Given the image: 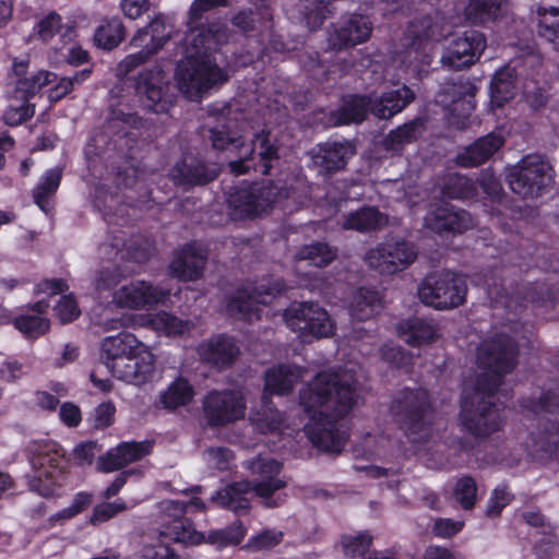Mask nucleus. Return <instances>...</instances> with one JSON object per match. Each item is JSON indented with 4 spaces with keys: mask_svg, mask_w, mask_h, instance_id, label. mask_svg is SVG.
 <instances>
[{
    "mask_svg": "<svg viewBox=\"0 0 559 559\" xmlns=\"http://www.w3.org/2000/svg\"><path fill=\"white\" fill-rule=\"evenodd\" d=\"M352 370L342 374L321 372L300 391V405L308 421L304 430L314 447L326 452H340L346 433L337 425L355 404L356 389Z\"/></svg>",
    "mask_w": 559,
    "mask_h": 559,
    "instance_id": "1",
    "label": "nucleus"
},
{
    "mask_svg": "<svg viewBox=\"0 0 559 559\" xmlns=\"http://www.w3.org/2000/svg\"><path fill=\"white\" fill-rule=\"evenodd\" d=\"M515 347L512 340L502 334L484 341L477 350L481 374L473 390L465 389L461 405L462 425L478 437H486L502 426L500 409L492 405V393L501 383V377L514 366Z\"/></svg>",
    "mask_w": 559,
    "mask_h": 559,
    "instance_id": "2",
    "label": "nucleus"
},
{
    "mask_svg": "<svg viewBox=\"0 0 559 559\" xmlns=\"http://www.w3.org/2000/svg\"><path fill=\"white\" fill-rule=\"evenodd\" d=\"M228 0H194L190 9L189 31L186 35L185 57L176 70L179 90L189 98L195 99L210 87L227 80L224 69L216 64L213 52L227 40L222 26L199 28L198 21L202 14L216 7H226Z\"/></svg>",
    "mask_w": 559,
    "mask_h": 559,
    "instance_id": "3",
    "label": "nucleus"
},
{
    "mask_svg": "<svg viewBox=\"0 0 559 559\" xmlns=\"http://www.w3.org/2000/svg\"><path fill=\"white\" fill-rule=\"evenodd\" d=\"M99 355L111 374L129 384L142 385L154 377L156 358L153 349L133 333L119 332L104 337Z\"/></svg>",
    "mask_w": 559,
    "mask_h": 559,
    "instance_id": "4",
    "label": "nucleus"
},
{
    "mask_svg": "<svg viewBox=\"0 0 559 559\" xmlns=\"http://www.w3.org/2000/svg\"><path fill=\"white\" fill-rule=\"evenodd\" d=\"M281 467V464L273 459L259 457L249 465L252 474L260 478L254 487H251L248 481L237 483L218 490L212 497V501L233 511L248 509L253 496L261 498L267 507L277 506L278 498L272 499V496L285 486V481L277 477Z\"/></svg>",
    "mask_w": 559,
    "mask_h": 559,
    "instance_id": "5",
    "label": "nucleus"
},
{
    "mask_svg": "<svg viewBox=\"0 0 559 559\" xmlns=\"http://www.w3.org/2000/svg\"><path fill=\"white\" fill-rule=\"evenodd\" d=\"M162 506L163 510L167 512L173 520L159 532L158 544L155 545L151 543L152 538L150 535L142 537L141 552L145 559L173 558V552L168 546L169 542L198 545L204 540V536L197 532L188 520L181 518L187 509H204V504L199 498H192L187 502L165 501Z\"/></svg>",
    "mask_w": 559,
    "mask_h": 559,
    "instance_id": "6",
    "label": "nucleus"
},
{
    "mask_svg": "<svg viewBox=\"0 0 559 559\" xmlns=\"http://www.w3.org/2000/svg\"><path fill=\"white\" fill-rule=\"evenodd\" d=\"M119 283L120 277L115 271L100 272L95 278L96 297L102 299L107 293H111L112 304L118 308L148 310L164 304L169 295L159 286L146 281L135 280L116 288Z\"/></svg>",
    "mask_w": 559,
    "mask_h": 559,
    "instance_id": "7",
    "label": "nucleus"
},
{
    "mask_svg": "<svg viewBox=\"0 0 559 559\" xmlns=\"http://www.w3.org/2000/svg\"><path fill=\"white\" fill-rule=\"evenodd\" d=\"M301 377L302 369L292 365H280L265 372L261 409L251 412L249 417L257 430L262 433L282 430L281 415L270 406L267 396L288 393Z\"/></svg>",
    "mask_w": 559,
    "mask_h": 559,
    "instance_id": "8",
    "label": "nucleus"
},
{
    "mask_svg": "<svg viewBox=\"0 0 559 559\" xmlns=\"http://www.w3.org/2000/svg\"><path fill=\"white\" fill-rule=\"evenodd\" d=\"M304 187L300 180L282 191L281 188L274 186L261 187L254 185L248 189H240L229 198V207L234 218L255 217L265 213L272 203H280L281 199L293 200L294 203L304 204L299 200L298 190Z\"/></svg>",
    "mask_w": 559,
    "mask_h": 559,
    "instance_id": "9",
    "label": "nucleus"
},
{
    "mask_svg": "<svg viewBox=\"0 0 559 559\" xmlns=\"http://www.w3.org/2000/svg\"><path fill=\"white\" fill-rule=\"evenodd\" d=\"M414 98V93L407 86L383 93L379 99L371 102L364 96H348L338 110L336 123L347 124L361 121L370 110L381 119H388L402 111Z\"/></svg>",
    "mask_w": 559,
    "mask_h": 559,
    "instance_id": "10",
    "label": "nucleus"
},
{
    "mask_svg": "<svg viewBox=\"0 0 559 559\" xmlns=\"http://www.w3.org/2000/svg\"><path fill=\"white\" fill-rule=\"evenodd\" d=\"M29 487L40 496L53 495L60 486L64 453L55 442H37L32 449Z\"/></svg>",
    "mask_w": 559,
    "mask_h": 559,
    "instance_id": "11",
    "label": "nucleus"
},
{
    "mask_svg": "<svg viewBox=\"0 0 559 559\" xmlns=\"http://www.w3.org/2000/svg\"><path fill=\"white\" fill-rule=\"evenodd\" d=\"M212 143L217 150H230L235 151L239 155V160H233L229 163L230 171L236 175L246 173L250 165L247 164V159L259 148V156L263 163L261 171L263 174L269 173L271 169V160L275 155V148L269 143V134H255L252 143H245L243 135H236V132L214 129L212 130Z\"/></svg>",
    "mask_w": 559,
    "mask_h": 559,
    "instance_id": "12",
    "label": "nucleus"
},
{
    "mask_svg": "<svg viewBox=\"0 0 559 559\" xmlns=\"http://www.w3.org/2000/svg\"><path fill=\"white\" fill-rule=\"evenodd\" d=\"M409 47L403 52L400 62L405 71L420 74L430 66L432 44L444 37L443 26L430 20H424L420 26L413 25Z\"/></svg>",
    "mask_w": 559,
    "mask_h": 559,
    "instance_id": "13",
    "label": "nucleus"
},
{
    "mask_svg": "<svg viewBox=\"0 0 559 559\" xmlns=\"http://www.w3.org/2000/svg\"><path fill=\"white\" fill-rule=\"evenodd\" d=\"M465 295V280L450 272L427 277L418 289L425 305L440 310L462 305Z\"/></svg>",
    "mask_w": 559,
    "mask_h": 559,
    "instance_id": "14",
    "label": "nucleus"
},
{
    "mask_svg": "<svg viewBox=\"0 0 559 559\" xmlns=\"http://www.w3.org/2000/svg\"><path fill=\"white\" fill-rule=\"evenodd\" d=\"M287 326L305 342L330 336L334 323L329 313L314 304H294L284 313Z\"/></svg>",
    "mask_w": 559,
    "mask_h": 559,
    "instance_id": "15",
    "label": "nucleus"
},
{
    "mask_svg": "<svg viewBox=\"0 0 559 559\" xmlns=\"http://www.w3.org/2000/svg\"><path fill=\"white\" fill-rule=\"evenodd\" d=\"M99 325L106 331L122 328H150L159 335L179 336L190 331L192 323L189 320H181L178 317L159 311L155 314H122L119 318L103 319Z\"/></svg>",
    "mask_w": 559,
    "mask_h": 559,
    "instance_id": "16",
    "label": "nucleus"
},
{
    "mask_svg": "<svg viewBox=\"0 0 559 559\" xmlns=\"http://www.w3.org/2000/svg\"><path fill=\"white\" fill-rule=\"evenodd\" d=\"M512 191L523 198L537 197L551 181V167L544 157L528 155L508 175Z\"/></svg>",
    "mask_w": 559,
    "mask_h": 559,
    "instance_id": "17",
    "label": "nucleus"
},
{
    "mask_svg": "<svg viewBox=\"0 0 559 559\" xmlns=\"http://www.w3.org/2000/svg\"><path fill=\"white\" fill-rule=\"evenodd\" d=\"M416 257L414 245L401 239H390L370 249L365 260L381 274H395L407 269Z\"/></svg>",
    "mask_w": 559,
    "mask_h": 559,
    "instance_id": "18",
    "label": "nucleus"
},
{
    "mask_svg": "<svg viewBox=\"0 0 559 559\" xmlns=\"http://www.w3.org/2000/svg\"><path fill=\"white\" fill-rule=\"evenodd\" d=\"M167 37L168 32L164 20L159 16L154 19L147 27L140 29L132 38L131 45L135 48L143 47V49L136 53L128 55L118 64L117 74L119 76L129 74L135 67L155 53L164 45Z\"/></svg>",
    "mask_w": 559,
    "mask_h": 559,
    "instance_id": "19",
    "label": "nucleus"
},
{
    "mask_svg": "<svg viewBox=\"0 0 559 559\" xmlns=\"http://www.w3.org/2000/svg\"><path fill=\"white\" fill-rule=\"evenodd\" d=\"M486 46L487 40L480 32L465 31L452 38L441 57V62L448 69L467 68L480 58Z\"/></svg>",
    "mask_w": 559,
    "mask_h": 559,
    "instance_id": "20",
    "label": "nucleus"
},
{
    "mask_svg": "<svg viewBox=\"0 0 559 559\" xmlns=\"http://www.w3.org/2000/svg\"><path fill=\"white\" fill-rule=\"evenodd\" d=\"M205 417L211 425H224L243 417L246 403L240 390L210 392L203 403Z\"/></svg>",
    "mask_w": 559,
    "mask_h": 559,
    "instance_id": "21",
    "label": "nucleus"
},
{
    "mask_svg": "<svg viewBox=\"0 0 559 559\" xmlns=\"http://www.w3.org/2000/svg\"><path fill=\"white\" fill-rule=\"evenodd\" d=\"M284 286L276 283L274 288H265L264 285L259 288L245 287L237 290L228 300L227 311L230 316L238 319L252 321L260 318L259 306H265L272 302L275 295L278 294Z\"/></svg>",
    "mask_w": 559,
    "mask_h": 559,
    "instance_id": "22",
    "label": "nucleus"
},
{
    "mask_svg": "<svg viewBox=\"0 0 559 559\" xmlns=\"http://www.w3.org/2000/svg\"><path fill=\"white\" fill-rule=\"evenodd\" d=\"M371 23L368 17L353 15L343 20L329 36L332 48H341L360 44L369 38Z\"/></svg>",
    "mask_w": 559,
    "mask_h": 559,
    "instance_id": "23",
    "label": "nucleus"
},
{
    "mask_svg": "<svg viewBox=\"0 0 559 559\" xmlns=\"http://www.w3.org/2000/svg\"><path fill=\"white\" fill-rule=\"evenodd\" d=\"M151 452L150 442H122L97 462L102 472H114L136 462Z\"/></svg>",
    "mask_w": 559,
    "mask_h": 559,
    "instance_id": "24",
    "label": "nucleus"
},
{
    "mask_svg": "<svg viewBox=\"0 0 559 559\" xmlns=\"http://www.w3.org/2000/svg\"><path fill=\"white\" fill-rule=\"evenodd\" d=\"M164 85L165 74L159 67L140 75L135 88L145 108L156 112L164 110Z\"/></svg>",
    "mask_w": 559,
    "mask_h": 559,
    "instance_id": "25",
    "label": "nucleus"
},
{
    "mask_svg": "<svg viewBox=\"0 0 559 559\" xmlns=\"http://www.w3.org/2000/svg\"><path fill=\"white\" fill-rule=\"evenodd\" d=\"M425 225L437 233H462L472 225V218L465 211L443 205L425 217Z\"/></svg>",
    "mask_w": 559,
    "mask_h": 559,
    "instance_id": "26",
    "label": "nucleus"
},
{
    "mask_svg": "<svg viewBox=\"0 0 559 559\" xmlns=\"http://www.w3.org/2000/svg\"><path fill=\"white\" fill-rule=\"evenodd\" d=\"M504 138L500 132H492L478 139L457 156V163L464 167H474L485 163L503 145Z\"/></svg>",
    "mask_w": 559,
    "mask_h": 559,
    "instance_id": "27",
    "label": "nucleus"
},
{
    "mask_svg": "<svg viewBox=\"0 0 559 559\" xmlns=\"http://www.w3.org/2000/svg\"><path fill=\"white\" fill-rule=\"evenodd\" d=\"M49 302L39 300L27 312L14 320V326L27 338H37L45 334L50 326L49 320L45 317Z\"/></svg>",
    "mask_w": 559,
    "mask_h": 559,
    "instance_id": "28",
    "label": "nucleus"
},
{
    "mask_svg": "<svg viewBox=\"0 0 559 559\" xmlns=\"http://www.w3.org/2000/svg\"><path fill=\"white\" fill-rule=\"evenodd\" d=\"M204 262V251L195 245H189L174 259L170 270L177 277L192 281L201 275Z\"/></svg>",
    "mask_w": 559,
    "mask_h": 559,
    "instance_id": "29",
    "label": "nucleus"
},
{
    "mask_svg": "<svg viewBox=\"0 0 559 559\" xmlns=\"http://www.w3.org/2000/svg\"><path fill=\"white\" fill-rule=\"evenodd\" d=\"M400 336L412 346H421L438 337L437 324L424 318H412L397 326Z\"/></svg>",
    "mask_w": 559,
    "mask_h": 559,
    "instance_id": "30",
    "label": "nucleus"
},
{
    "mask_svg": "<svg viewBox=\"0 0 559 559\" xmlns=\"http://www.w3.org/2000/svg\"><path fill=\"white\" fill-rule=\"evenodd\" d=\"M238 353L239 348L234 341L224 336L212 338L199 347L201 358L218 367L229 365Z\"/></svg>",
    "mask_w": 559,
    "mask_h": 559,
    "instance_id": "31",
    "label": "nucleus"
},
{
    "mask_svg": "<svg viewBox=\"0 0 559 559\" xmlns=\"http://www.w3.org/2000/svg\"><path fill=\"white\" fill-rule=\"evenodd\" d=\"M382 307L379 292L370 288H359L353 296L349 312L354 320L365 321L372 318Z\"/></svg>",
    "mask_w": 559,
    "mask_h": 559,
    "instance_id": "32",
    "label": "nucleus"
},
{
    "mask_svg": "<svg viewBox=\"0 0 559 559\" xmlns=\"http://www.w3.org/2000/svg\"><path fill=\"white\" fill-rule=\"evenodd\" d=\"M353 155L354 146L349 142H328L320 147L317 158L326 170L332 171L342 168Z\"/></svg>",
    "mask_w": 559,
    "mask_h": 559,
    "instance_id": "33",
    "label": "nucleus"
},
{
    "mask_svg": "<svg viewBox=\"0 0 559 559\" xmlns=\"http://www.w3.org/2000/svg\"><path fill=\"white\" fill-rule=\"evenodd\" d=\"M514 71L509 66L495 73L490 85V105L501 107L514 96Z\"/></svg>",
    "mask_w": 559,
    "mask_h": 559,
    "instance_id": "34",
    "label": "nucleus"
},
{
    "mask_svg": "<svg viewBox=\"0 0 559 559\" xmlns=\"http://www.w3.org/2000/svg\"><path fill=\"white\" fill-rule=\"evenodd\" d=\"M194 395L192 385L183 378H177L168 388L160 392L159 402L166 409L174 411L188 405Z\"/></svg>",
    "mask_w": 559,
    "mask_h": 559,
    "instance_id": "35",
    "label": "nucleus"
},
{
    "mask_svg": "<svg viewBox=\"0 0 559 559\" xmlns=\"http://www.w3.org/2000/svg\"><path fill=\"white\" fill-rule=\"evenodd\" d=\"M388 218L373 207H364L352 212L343 223L344 229L369 231L384 226Z\"/></svg>",
    "mask_w": 559,
    "mask_h": 559,
    "instance_id": "36",
    "label": "nucleus"
},
{
    "mask_svg": "<svg viewBox=\"0 0 559 559\" xmlns=\"http://www.w3.org/2000/svg\"><path fill=\"white\" fill-rule=\"evenodd\" d=\"M538 35L559 50V9L556 7H538L535 11Z\"/></svg>",
    "mask_w": 559,
    "mask_h": 559,
    "instance_id": "37",
    "label": "nucleus"
},
{
    "mask_svg": "<svg viewBox=\"0 0 559 559\" xmlns=\"http://www.w3.org/2000/svg\"><path fill=\"white\" fill-rule=\"evenodd\" d=\"M475 107L473 87L468 86L466 91L454 99L450 107L449 123L455 129H465L469 126V116Z\"/></svg>",
    "mask_w": 559,
    "mask_h": 559,
    "instance_id": "38",
    "label": "nucleus"
},
{
    "mask_svg": "<svg viewBox=\"0 0 559 559\" xmlns=\"http://www.w3.org/2000/svg\"><path fill=\"white\" fill-rule=\"evenodd\" d=\"M372 535L367 531L349 532L340 537L337 548L347 558L362 556L372 544Z\"/></svg>",
    "mask_w": 559,
    "mask_h": 559,
    "instance_id": "39",
    "label": "nucleus"
},
{
    "mask_svg": "<svg viewBox=\"0 0 559 559\" xmlns=\"http://www.w3.org/2000/svg\"><path fill=\"white\" fill-rule=\"evenodd\" d=\"M61 180V169L52 168L45 173L34 189L35 203L44 212L49 211V198L57 191Z\"/></svg>",
    "mask_w": 559,
    "mask_h": 559,
    "instance_id": "40",
    "label": "nucleus"
},
{
    "mask_svg": "<svg viewBox=\"0 0 559 559\" xmlns=\"http://www.w3.org/2000/svg\"><path fill=\"white\" fill-rule=\"evenodd\" d=\"M296 11L309 28L316 29L326 17L328 0H299Z\"/></svg>",
    "mask_w": 559,
    "mask_h": 559,
    "instance_id": "41",
    "label": "nucleus"
},
{
    "mask_svg": "<svg viewBox=\"0 0 559 559\" xmlns=\"http://www.w3.org/2000/svg\"><path fill=\"white\" fill-rule=\"evenodd\" d=\"M449 493L463 509L469 510L474 507L477 497L476 483L468 476L457 478L452 484Z\"/></svg>",
    "mask_w": 559,
    "mask_h": 559,
    "instance_id": "42",
    "label": "nucleus"
},
{
    "mask_svg": "<svg viewBox=\"0 0 559 559\" xmlns=\"http://www.w3.org/2000/svg\"><path fill=\"white\" fill-rule=\"evenodd\" d=\"M506 0H471L465 14L473 23L485 22L497 16Z\"/></svg>",
    "mask_w": 559,
    "mask_h": 559,
    "instance_id": "43",
    "label": "nucleus"
},
{
    "mask_svg": "<svg viewBox=\"0 0 559 559\" xmlns=\"http://www.w3.org/2000/svg\"><path fill=\"white\" fill-rule=\"evenodd\" d=\"M423 132V122L415 120L392 131L385 140V145L391 151H399L403 145L411 143Z\"/></svg>",
    "mask_w": 559,
    "mask_h": 559,
    "instance_id": "44",
    "label": "nucleus"
},
{
    "mask_svg": "<svg viewBox=\"0 0 559 559\" xmlns=\"http://www.w3.org/2000/svg\"><path fill=\"white\" fill-rule=\"evenodd\" d=\"M123 37V27L117 20L100 25L94 35V41L97 47L103 49H112L119 45Z\"/></svg>",
    "mask_w": 559,
    "mask_h": 559,
    "instance_id": "45",
    "label": "nucleus"
},
{
    "mask_svg": "<svg viewBox=\"0 0 559 559\" xmlns=\"http://www.w3.org/2000/svg\"><path fill=\"white\" fill-rule=\"evenodd\" d=\"M19 96L21 94H16L15 87L13 99L3 114V120L9 126L21 124L34 115V106L27 103L28 98H21Z\"/></svg>",
    "mask_w": 559,
    "mask_h": 559,
    "instance_id": "46",
    "label": "nucleus"
},
{
    "mask_svg": "<svg viewBox=\"0 0 559 559\" xmlns=\"http://www.w3.org/2000/svg\"><path fill=\"white\" fill-rule=\"evenodd\" d=\"M335 258V251L324 243H316L302 248L298 253V262L309 265L325 266Z\"/></svg>",
    "mask_w": 559,
    "mask_h": 559,
    "instance_id": "47",
    "label": "nucleus"
},
{
    "mask_svg": "<svg viewBox=\"0 0 559 559\" xmlns=\"http://www.w3.org/2000/svg\"><path fill=\"white\" fill-rule=\"evenodd\" d=\"M55 81L56 74L48 71H39L29 79L19 80L15 83L16 94H21V98H29Z\"/></svg>",
    "mask_w": 559,
    "mask_h": 559,
    "instance_id": "48",
    "label": "nucleus"
},
{
    "mask_svg": "<svg viewBox=\"0 0 559 559\" xmlns=\"http://www.w3.org/2000/svg\"><path fill=\"white\" fill-rule=\"evenodd\" d=\"M246 535V528L240 523H235L231 526L214 531L209 535V543L217 548L238 545Z\"/></svg>",
    "mask_w": 559,
    "mask_h": 559,
    "instance_id": "49",
    "label": "nucleus"
},
{
    "mask_svg": "<svg viewBox=\"0 0 559 559\" xmlns=\"http://www.w3.org/2000/svg\"><path fill=\"white\" fill-rule=\"evenodd\" d=\"M91 503V495L85 492H79L74 497L72 504L70 507L55 513L49 518L50 525L56 526L63 524L66 521L72 519L73 516L85 510Z\"/></svg>",
    "mask_w": 559,
    "mask_h": 559,
    "instance_id": "50",
    "label": "nucleus"
},
{
    "mask_svg": "<svg viewBox=\"0 0 559 559\" xmlns=\"http://www.w3.org/2000/svg\"><path fill=\"white\" fill-rule=\"evenodd\" d=\"M174 180L180 185H202L215 178L216 173H204L203 167H195L194 169L183 165L176 168L171 174Z\"/></svg>",
    "mask_w": 559,
    "mask_h": 559,
    "instance_id": "51",
    "label": "nucleus"
},
{
    "mask_svg": "<svg viewBox=\"0 0 559 559\" xmlns=\"http://www.w3.org/2000/svg\"><path fill=\"white\" fill-rule=\"evenodd\" d=\"M91 75V70L84 69L78 72L71 79H60L58 83L49 90L48 98L52 102H57L66 96L74 86V84H79L85 81Z\"/></svg>",
    "mask_w": 559,
    "mask_h": 559,
    "instance_id": "52",
    "label": "nucleus"
},
{
    "mask_svg": "<svg viewBox=\"0 0 559 559\" xmlns=\"http://www.w3.org/2000/svg\"><path fill=\"white\" fill-rule=\"evenodd\" d=\"M283 534L275 530H266L251 537L246 545L248 549L254 551L269 550L282 542Z\"/></svg>",
    "mask_w": 559,
    "mask_h": 559,
    "instance_id": "53",
    "label": "nucleus"
},
{
    "mask_svg": "<svg viewBox=\"0 0 559 559\" xmlns=\"http://www.w3.org/2000/svg\"><path fill=\"white\" fill-rule=\"evenodd\" d=\"M404 404L406 417H408L412 421L409 429H415L424 408L425 393L413 391L407 392L405 395Z\"/></svg>",
    "mask_w": 559,
    "mask_h": 559,
    "instance_id": "54",
    "label": "nucleus"
},
{
    "mask_svg": "<svg viewBox=\"0 0 559 559\" xmlns=\"http://www.w3.org/2000/svg\"><path fill=\"white\" fill-rule=\"evenodd\" d=\"M535 447L543 451H551L559 447V423L547 421L544 430L539 432L535 440Z\"/></svg>",
    "mask_w": 559,
    "mask_h": 559,
    "instance_id": "55",
    "label": "nucleus"
},
{
    "mask_svg": "<svg viewBox=\"0 0 559 559\" xmlns=\"http://www.w3.org/2000/svg\"><path fill=\"white\" fill-rule=\"evenodd\" d=\"M473 190V182L464 176L454 175L449 178L444 191L445 195L452 199L468 198Z\"/></svg>",
    "mask_w": 559,
    "mask_h": 559,
    "instance_id": "56",
    "label": "nucleus"
},
{
    "mask_svg": "<svg viewBox=\"0 0 559 559\" xmlns=\"http://www.w3.org/2000/svg\"><path fill=\"white\" fill-rule=\"evenodd\" d=\"M55 312L62 323L75 320L81 313L76 301L71 295H64L59 299L55 307Z\"/></svg>",
    "mask_w": 559,
    "mask_h": 559,
    "instance_id": "57",
    "label": "nucleus"
},
{
    "mask_svg": "<svg viewBox=\"0 0 559 559\" xmlns=\"http://www.w3.org/2000/svg\"><path fill=\"white\" fill-rule=\"evenodd\" d=\"M136 502H133L131 506H128L123 502H108L102 503L95 507L93 515L91 518V522L93 524L106 522L117 513L128 509L129 507L134 506Z\"/></svg>",
    "mask_w": 559,
    "mask_h": 559,
    "instance_id": "58",
    "label": "nucleus"
},
{
    "mask_svg": "<svg viewBox=\"0 0 559 559\" xmlns=\"http://www.w3.org/2000/svg\"><path fill=\"white\" fill-rule=\"evenodd\" d=\"M58 56L53 57V62L67 61L71 64H80L87 59V52L75 45L64 44L57 48Z\"/></svg>",
    "mask_w": 559,
    "mask_h": 559,
    "instance_id": "59",
    "label": "nucleus"
},
{
    "mask_svg": "<svg viewBox=\"0 0 559 559\" xmlns=\"http://www.w3.org/2000/svg\"><path fill=\"white\" fill-rule=\"evenodd\" d=\"M234 461L233 453L224 448L210 449L206 452V462L211 468L224 471L230 467Z\"/></svg>",
    "mask_w": 559,
    "mask_h": 559,
    "instance_id": "60",
    "label": "nucleus"
},
{
    "mask_svg": "<svg viewBox=\"0 0 559 559\" xmlns=\"http://www.w3.org/2000/svg\"><path fill=\"white\" fill-rule=\"evenodd\" d=\"M510 502V492L506 487H498L493 490L487 508L489 516L498 515L501 510Z\"/></svg>",
    "mask_w": 559,
    "mask_h": 559,
    "instance_id": "61",
    "label": "nucleus"
},
{
    "mask_svg": "<svg viewBox=\"0 0 559 559\" xmlns=\"http://www.w3.org/2000/svg\"><path fill=\"white\" fill-rule=\"evenodd\" d=\"M463 521H453L450 519H438L433 525V532L441 538H450L462 531Z\"/></svg>",
    "mask_w": 559,
    "mask_h": 559,
    "instance_id": "62",
    "label": "nucleus"
},
{
    "mask_svg": "<svg viewBox=\"0 0 559 559\" xmlns=\"http://www.w3.org/2000/svg\"><path fill=\"white\" fill-rule=\"evenodd\" d=\"M61 20L56 13H49L37 24V32L43 40H48L60 29Z\"/></svg>",
    "mask_w": 559,
    "mask_h": 559,
    "instance_id": "63",
    "label": "nucleus"
},
{
    "mask_svg": "<svg viewBox=\"0 0 559 559\" xmlns=\"http://www.w3.org/2000/svg\"><path fill=\"white\" fill-rule=\"evenodd\" d=\"M116 407L111 402L99 404L94 411V425L97 428H105L114 423Z\"/></svg>",
    "mask_w": 559,
    "mask_h": 559,
    "instance_id": "64",
    "label": "nucleus"
}]
</instances>
